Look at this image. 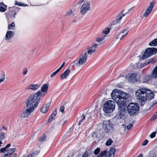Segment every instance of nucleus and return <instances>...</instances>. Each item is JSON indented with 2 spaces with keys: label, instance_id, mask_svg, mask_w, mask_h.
<instances>
[{
  "label": "nucleus",
  "instance_id": "f257e3e1",
  "mask_svg": "<svg viewBox=\"0 0 157 157\" xmlns=\"http://www.w3.org/2000/svg\"><path fill=\"white\" fill-rule=\"evenodd\" d=\"M112 99L118 106L120 110L118 112L119 115L122 117L124 115V110L126 107V100L128 98L127 94L122 91L113 90L111 93Z\"/></svg>",
  "mask_w": 157,
  "mask_h": 157
},
{
  "label": "nucleus",
  "instance_id": "f03ea898",
  "mask_svg": "<svg viewBox=\"0 0 157 157\" xmlns=\"http://www.w3.org/2000/svg\"><path fill=\"white\" fill-rule=\"evenodd\" d=\"M135 96L140 105H144L147 100H151L154 96V94L150 90L145 88L138 90L136 92Z\"/></svg>",
  "mask_w": 157,
  "mask_h": 157
},
{
  "label": "nucleus",
  "instance_id": "7ed1b4c3",
  "mask_svg": "<svg viewBox=\"0 0 157 157\" xmlns=\"http://www.w3.org/2000/svg\"><path fill=\"white\" fill-rule=\"evenodd\" d=\"M39 103L34 94H32L28 97L26 101V107L33 108L34 109L35 108L38 106Z\"/></svg>",
  "mask_w": 157,
  "mask_h": 157
},
{
  "label": "nucleus",
  "instance_id": "20e7f679",
  "mask_svg": "<svg viewBox=\"0 0 157 157\" xmlns=\"http://www.w3.org/2000/svg\"><path fill=\"white\" fill-rule=\"evenodd\" d=\"M115 103L111 100L106 101L103 106V110L105 113H110L112 112L115 108Z\"/></svg>",
  "mask_w": 157,
  "mask_h": 157
},
{
  "label": "nucleus",
  "instance_id": "39448f33",
  "mask_svg": "<svg viewBox=\"0 0 157 157\" xmlns=\"http://www.w3.org/2000/svg\"><path fill=\"white\" fill-rule=\"evenodd\" d=\"M127 108L128 113L130 116H132L137 113L139 110V107L136 103H131L128 105Z\"/></svg>",
  "mask_w": 157,
  "mask_h": 157
},
{
  "label": "nucleus",
  "instance_id": "423d86ee",
  "mask_svg": "<svg viewBox=\"0 0 157 157\" xmlns=\"http://www.w3.org/2000/svg\"><path fill=\"white\" fill-rule=\"evenodd\" d=\"M87 58V52H82L79 55L76 63V65L78 66H80L84 64L86 62Z\"/></svg>",
  "mask_w": 157,
  "mask_h": 157
},
{
  "label": "nucleus",
  "instance_id": "0eeeda50",
  "mask_svg": "<svg viewBox=\"0 0 157 157\" xmlns=\"http://www.w3.org/2000/svg\"><path fill=\"white\" fill-rule=\"evenodd\" d=\"M157 52V49L154 48H147L142 57V59H144L148 58L152 55L155 54Z\"/></svg>",
  "mask_w": 157,
  "mask_h": 157
},
{
  "label": "nucleus",
  "instance_id": "6e6552de",
  "mask_svg": "<svg viewBox=\"0 0 157 157\" xmlns=\"http://www.w3.org/2000/svg\"><path fill=\"white\" fill-rule=\"evenodd\" d=\"M90 3L87 1L85 2L80 8V14L82 15H84L88 11H90Z\"/></svg>",
  "mask_w": 157,
  "mask_h": 157
},
{
  "label": "nucleus",
  "instance_id": "1a4fd4ad",
  "mask_svg": "<svg viewBox=\"0 0 157 157\" xmlns=\"http://www.w3.org/2000/svg\"><path fill=\"white\" fill-rule=\"evenodd\" d=\"M157 77V67L156 66L154 69L151 75H146L145 76V82H147L152 78H156Z\"/></svg>",
  "mask_w": 157,
  "mask_h": 157
},
{
  "label": "nucleus",
  "instance_id": "9d476101",
  "mask_svg": "<svg viewBox=\"0 0 157 157\" xmlns=\"http://www.w3.org/2000/svg\"><path fill=\"white\" fill-rule=\"evenodd\" d=\"M34 110V109H33V108L26 107L25 109L21 114V117L25 118L29 117Z\"/></svg>",
  "mask_w": 157,
  "mask_h": 157
},
{
  "label": "nucleus",
  "instance_id": "9b49d317",
  "mask_svg": "<svg viewBox=\"0 0 157 157\" xmlns=\"http://www.w3.org/2000/svg\"><path fill=\"white\" fill-rule=\"evenodd\" d=\"M102 128L103 132L104 133L111 132L113 130V127L112 125L109 123L103 124Z\"/></svg>",
  "mask_w": 157,
  "mask_h": 157
},
{
  "label": "nucleus",
  "instance_id": "f8f14e48",
  "mask_svg": "<svg viewBox=\"0 0 157 157\" xmlns=\"http://www.w3.org/2000/svg\"><path fill=\"white\" fill-rule=\"evenodd\" d=\"M46 94V93L43 92V91L39 90L36 93L33 94L37 99L38 101H39L40 102V98L44 97Z\"/></svg>",
  "mask_w": 157,
  "mask_h": 157
},
{
  "label": "nucleus",
  "instance_id": "ddd939ff",
  "mask_svg": "<svg viewBox=\"0 0 157 157\" xmlns=\"http://www.w3.org/2000/svg\"><path fill=\"white\" fill-rule=\"evenodd\" d=\"M98 46V44L94 43L92 45L91 47H89L88 48L87 51L85 52H87V54L91 55L95 52Z\"/></svg>",
  "mask_w": 157,
  "mask_h": 157
},
{
  "label": "nucleus",
  "instance_id": "4468645a",
  "mask_svg": "<svg viewBox=\"0 0 157 157\" xmlns=\"http://www.w3.org/2000/svg\"><path fill=\"white\" fill-rule=\"evenodd\" d=\"M154 4L152 3H151L150 4V6L148 7L147 9L146 10L145 12L144 13V14L143 15V16L144 17H147L151 13V12L153 8L154 7Z\"/></svg>",
  "mask_w": 157,
  "mask_h": 157
},
{
  "label": "nucleus",
  "instance_id": "2eb2a0df",
  "mask_svg": "<svg viewBox=\"0 0 157 157\" xmlns=\"http://www.w3.org/2000/svg\"><path fill=\"white\" fill-rule=\"evenodd\" d=\"M129 80L132 82H136L138 81L139 78L137 77V74L135 73L130 74L129 75Z\"/></svg>",
  "mask_w": 157,
  "mask_h": 157
},
{
  "label": "nucleus",
  "instance_id": "dca6fc26",
  "mask_svg": "<svg viewBox=\"0 0 157 157\" xmlns=\"http://www.w3.org/2000/svg\"><path fill=\"white\" fill-rule=\"evenodd\" d=\"M14 35V32L10 31H8L5 36V40H10L13 37Z\"/></svg>",
  "mask_w": 157,
  "mask_h": 157
},
{
  "label": "nucleus",
  "instance_id": "f3484780",
  "mask_svg": "<svg viewBox=\"0 0 157 157\" xmlns=\"http://www.w3.org/2000/svg\"><path fill=\"white\" fill-rule=\"evenodd\" d=\"M70 73V70L69 69H66L64 72L60 75V78L61 80H63L67 78L68 76Z\"/></svg>",
  "mask_w": 157,
  "mask_h": 157
},
{
  "label": "nucleus",
  "instance_id": "a211bd4d",
  "mask_svg": "<svg viewBox=\"0 0 157 157\" xmlns=\"http://www.w3.org/2000/svg\"><path fill=\"white\" fill-rule=\"evenodd\" d=\"M50 104V102H48L46 105H43L40 109V111L43 113H46L48 110Z\"/></svg>",
  "mask_w": 157,
  "mask_h": 157
},
{
  "label": "nucleus",
  "instance_id": "6ab92c4d",
  "mask_svg": "<svg viewBox=\"0 0 157 157\" xmlns=\"http://www.w3.org/2000/svg\"><path fill=\"white\" fill-rule=\"evenodd\" d=\"M39 88V86L36 84H31L27 87L26 89H31L33 90H36Z\"/></svg>",
  "mask_w": 157,
  "mask_h": 157
},
{
  "label": "nucleus",
  "instance_id": "aec40b11",
  "mask_svg": "<svg viewBox=\"0 0 157 157\" xmlns=\"http://www.w3.org/2000/svg\"><path fill=\"white\" fill-rule=\"evenodd\" d=\"M128 29H126L123 31L119 33L117 36L116 39H118L119 38V36L121 35V37L120 38V39H121L124 36H125L127 33H128Z\"/></svg>",
  "mask_w": 157,
  "mask_h": 157
},
{
  "label": "nucleus",
  "instance_id": "412c9836",
  "mask_svg": "<svg viewBox=\"0 0 157 157\" xmlns=\"http://www.w3.org/2000/svg\"><path fill=\"white\" fill-rule=\"evenodd\" d=\"M15 150L16 149L15 148H8L6 149L4 152V153H6L9 156L15 152Z\"/></svg>",
  "mask_w": 157,
  "mask_h": 157
},
{
  "label": "nucleus",
  "instance_id": "4be33fe9",
  "mask_svg": "<svg viewBox=\"0 0 157 157\" xmlns=\"http://www.w3.org/2000/svg\"><path fill=\"white\" fill-rule=\"evenodd\" d=\"M156 61V59L155 58H151L147 60L146 62L144 63V66H146L150 63H155Z\"/></svg>",
  "mask_w": 157,
  "mask_h": 157
},
{
  "label": "nucleus",
  "instance_id": "5701e85b",
  "mask_svg": "<svg viewBox=\"0 0 157 157\" xmlns=\"http://www.w3.org/2000/svg\"><path fill=\"white\" fill-rule=\"evenodd\" d=\"M7 6L3 2H0V12H4L6 11Z\"/></svg>",
  "mask_w": 157,
  "mask_h": 157
},
{
  "label": "nucleus",
  "instance_id": "b1692460",
  "mask_svg": "<svg viewBox=\"0 0 157 157\" xmlns=\"http://www.w3.org/2000/svg\"><path fill=\"white\" fill-rule=\"evenodd\" d=\"M48 89V84H44L41 86V90L43 91V92H45L46 93Z\"/></svg>",
  "mask_w": 157,
  "mask_h": 157
},
{
  "label": "nucleus",
  "instance_id": "393cba45",
  "mask_svg": "<svg viewBox=\"0 0 157 157\" xmlns=\"http://www.w3.org/2000/svg\"><path fill=\"white\" fill-rule=\"evenodd\" d=\"M116 149L114 147L111 148L109 151L108 152L107 151V153L111 155V156H113V157L115 151Z\"/></svg>",
  "mask_w": 157,
  "mask_h": 157
},
{
  "label": "nucleus",
  "instance_id": "a878e982",
  "mask_svg": "<svg viewBox=\"0 0 157 157\" xmlns=\"http://www.w3.org/2000/svg\"><path fill=\"white\" fill-rule=\"evenodd\" d=\"M56 114L57 111L56 110H55L52 112V113L51 114L50 117L49 119V121H51L52 120L54 119Z\"/></svg>",
  "mask_w": 157,
  "mask_h": 157
},
{
  "label": "nucleus",
  "instance_id": "bb28decb",
  "mask_svg": "<svg viewBox=\"0 0 157 157\" xmlns=\"http://www.w3.org/2000/svg\"><path fill=\"white\" fill-rule=\"evenodd\" d=\"M6 133L2 132H0V140H4L6 136Z\"/></svg>",
  "mask_w": 157,
  "mask_h": 157
},
{
  "label": "nucleus",
  "instance_id": "cd10ccee",
  "mask_svg": "<svg viewBox=\"0 0 157 157\" xmlns=\"http://www.w3.org/2000/svg\"><path fill=\"white\" fill-rule=\"evenodd\" d=\"M121 13H120L117 17L116 19V23H118L120 22V21L122 19L123 17H124L125 15L124 14L121 15Z\"/></svg>",
  "mask_w": 157,
  "mask_h": 157
},
{
  "label": "nucleus",
  "instance_id": "c85d7f7f",
  "mask_svg": "<svg viewBox=\"0 0 157 157\" xmlns=\"http://www.w3.org/2000/svg\"><path fill=\"white\" fill-rule=\"evenodd\" d=\"M107 151L105 150L103 151H101L99 154L97 155V157H103L104 156H105V155L107 153Z\"/></svg>",
  "mask_w": 157,
  "mask_h": 157
},
{
  "label": "nucleus",
  "instance_id": "c756f323",
  "mask_svg": "<svg viewBox=\"0 0 157 157\" xmlns=\"http://www.w3.org/2000/svg\"><path fill=\"white\" fill-rule=\"evenodd\" d=\"M149 45L150 46H155L157 45V38L155 39L153 41L149 43Z\"/></svg>",
  "mask_w": 157,
  "mask_h": 157
},
{
  "label": "nucleus",
  "instance_id": "7c9ffc66",
  "mask_svg": "<svg viewBox=\"0 0 157 157\" xmlns=\"http://www.w3.org/2000/svg\"><path fill=\"white\" fill-rule=\"evenodd\" d=\"M11 146L10 144H9L6 145L4 147H2L0 149V151L1 153L3 152L6 149H8V148L10 147Z\"/></svg>",
  "mask_w": 157,
  "mask_h": 157
},
{
  "label": "nucleus",
  "instance_id": "2f4dec72",
  "mask_svg": "<svg viewBox=\"0 0 157 157\" xmlns=\"http://www.w3.org/2000/svg\"><path fill=\"white\" fill-rule=\"evenodd\" d=\"M15 24L14 22L10 24L9 25L8 27V29H14V28L15 27Z\"/></svg>",
  "mask_w": 157,
  "mask_h": 157
},
{
  "label": "nucleus",
  "instance_id": "473e14b6",
  "mask_svg": "<svg viewBox=\"0 0 157 157\" xmlns=\"http://www.w3.org/2000/svg\"><path fill=\"white\" fill-rule=\"evenodd\" d=\"M46 139V136L45 134H43L39 138V140L41 142H43Z\"/></svg>",
  "mask_w": 157,
  "mask_h": 157
},
{
  "label": "nucleus",
  "instance_id": "72a5a7b5",
  "mask_svg": "<svg viewBox=\"0 0 157 157\" xmlns=\"http://www.w3.org/2000/svg\"><path fill=\"white\" fill-rule=\"evenodd\" d=\"M113 141L110 138H109L107 140L105 143V145L106 146H109L112 143Z\"/></svg>",
  "mask_w": 157,
  "mask_h": 157
},
{
  "label": "nucleus",
  "instance_id": "f704fd0d",
  "mask_svg": "<svg viewBox=\"0 0 157 157\" xmlns=\"http://www.w3.org/2000/svg\"><path fill=\"white\" fill-rule=\"evenodd\" d=\"M15 5H17L19 6H28L26 4H24L18 2L17 1H15Z\"/></svg>",
  "mask_w": 157,
  "mask_h": 157
},
{
  "label": "nucleus",
  "instance_id": "c9c22d12",
  "mask_svg": "<svg viewBox=\"0 0 157 157\" xmlns=\"http://www.w3.org/2000/svg\"><path fill=\"white\" fill-rule=\"evenodd\" d=\"M39 153L38 151H36L34 152H33L32 153H30L26 157H33V156L35 155H37Z\"/></svg>",
  "mask_w": 157,
  "mask_h": 157
},
{
  "label": "nucleus",
  "instance_id": "e433bc0d",
  "mask_svg": "<svg viewBox=\"0 0 157 157\" xmlns=\"http://www.w3.org/2000/svg\"><path fill=\"white\" fill-rule=\"evenodd\" d=\"M82 118L79 121L78 125H80L81 124L83 121L85 119V116L83 114L82 115Z\"/></svg>",
  "mask_w": 157,
  "mask_h": 157
},
{
  "label": "nucleus",
  "instance_id": "4c0bfd02",
  "mask_svg": "<svg viewBox=\"0 0 157 157\" xmlns=\"http://www.w3.org/2000/svg\"><path fill=\"white\" fill-rule=\"evenodd\" d=\"M110 30L109 28H105L102 31V33L105 34V35L108 34Z\"/></svg>",
  "mask_w": 157,
  "mask_h": 157
},
{
  "label": "nucleus",
  "instance_id": "58836bf2",
  "mask_svg": "<svg viewBox=\"0 0 157 157\" xmlns=\"http://www.w3.org/2000/svg\"><path fill=\"white\" fill-rule=\"evenodd\" d=\"M59 71L58 69H57L56 71L55 72H53L51 75L50 77L51 78H53Z\"/></svg>",
  "mask_w": 157,
  "mask_h": 157
},
{
  "label": "nucleus",
  "instance_id": "ea45409f",
  "mask_svg": "<svg viewBox=\"0 0 157 157\" xmlns=\"http://www.w3.org/2000/svg\"><path fill=\"white\" fill-rule=\"evenodd\" d=\"M100 151V149L99 148H97L94 151V154L95 155H98Z\"/></svg>",
  "mask_w": 157,
  "mask_h": 157
},
{
  "label": "nucleus",
  "instance_id": "a19ab883",
  "mask_svg": "<svg viewBox=\"0 0 157 157\" xmlns=\"http://www.w3.org/2000/svg\"><path fill=\"white\" fill-rule=\"evenodd\" d=\"M65 109V107L64 105L61 106L60 108L59 111L62 113H64V110Z\"/></svg>",
  "mask_w": 157,
  "mask_h": 157
},
{
  "label": "nucleus",
  "instance_id": "79ce46f5",
  "mask_svg": "<svg viewBox=\"0 0 157 157\" xmlns=\"http://www.w3.org/2000/svg\"><path fill=\"white\" fill-rule=\"evenodd\" d=\"M156 132L155 131L152 132L150 135V137L151 138H153L155 137V136L156 134Z\"/></svg>",
  "mask_w": 157,
  "mask_h": 157
},
{
  "label": "nucleus",
  "instance_id": "37998d69",
  "mask_svg": "<svg viewBox=\"0 0 157 157\" xmlns=\"http://www.w3.org/2000/svg\"><path fill=\"white\" fill-rule=\"evenodd\" d=\"M73 13V12L72 10L71 9L67 12V13L65 15L66 16H68L72 14Z\"/></svg>",
  "mask_w": 157,
  "mask_h": 157
},
{
  "label": "nucleus",
  "instance_id": "c03bdc74",
  "mask_svg": "<svg viewBox=\"0 0 157 157\" xmlns=\"http://www.w3.org/2000/svg\"><path fill=\"white\" fill-rule=\"evenodd\" d=\"M104 39V37L101 36L100 37H98L96 39V40L98 42H101Z\"/></svg>",
  "mask_w": 157,
  "mask_h": 157
},
{
  "label": "nucleus",
  "instance_id": "a18cd8bd",
  "mask_svg": "<svg viewBox=\"0 0 157 157\" xmlns=\"http://www.w3.org/2000/svg\"><path fill=\"white\" fill-rule=\"evenodd\" d=\"M157 118V112L155 114H154L151 117V120H155Z\"/></svg>",
  "mask_w": 157,
  "mask_h": 157
},
{
  "label": "nucleus",
  "instance_id": "49530a36",
  "mask_svg": "<svg viewBox=\"0 0 157 157\" xmlns=\"http://www.w3.org/2000/svg\"><path fill=\"white\" fill-rule=\"evenodd\" d=\"M27 71H28L27 69L26 68H25L23 70V71L22 72V74L23 75H26L27 74Z\"/></svg>",
  "mask_w": 157,
  "mask_h": 157
},
{
  "label": "nucleus",
  "instance_id": "de8ad7c7",
  "mask_svg": "<svg viewBox=\"0 0 157 157\" xmlns=\"http://www.w3.org/2000/svg\"><path fill=\"white\" fill-rule=\"evenodd\" d=\"M5 80V75H3L2 77L0 78V83L3 82Z\"/></svg>",
  "mask_w": 157,
  "mask_h": 157
},
{
  "label": "nucleus",
  "instance_id": "09e8293b",
  "mask_svg": "<svg viewBox=\"0 0 157 157\" xmlns=\"http://www.w3.org/2000/svg\"><path fill=\"white\" fill-rule=\"evenodd\" d=\"M148 141L147 140H144V142H143L142 143V144L143 146H145L148 143Z\"/></svg>",
  "mask_w": 157,
  "mask_h": 157
},
{
  "label": "nucleus",
  "instance_id": "8fccbe9b",
  "mask_svg": "<svg viewBox=\"0 0 157 157\" xmlns=\"http://www.w3.org/2000/svg\"><path fill=\"white\" fill-rule=\"evenodd\" d=\"M82 157H88V153L87 151H86L82 155Z\"/></svg>",
  "mask_w": 157,
  "mask_h": 157
},
{
  "label": "nucleus",
  "instance_id": "3c124183",
  "mask_svg": "<svg viewBox=\"0 0 157 157\" xmlns=\"http://www.w3.org/2000/svg\"><path fill=\"white\" fill-rule=\"evenodd\" d=\"M132 127V124L129 123V124L127 126V128L128 129H130Z\"/></svg>",
  "mask_w": 157,
  "mask_h": 157
},
{
  "label": "nucleus",
  "instance_id": "603ef678",
  "mask_svg": "<svg viewBox=\"0 0 157 157\" xmlns=\"http://www.w3.org/2000/svg\"><path fill=\"white\" fill-rule=\"evenodd\" d=\"M65 64V62H64L63 63L62 65L58 69L59 71H60V70L61 69V68L64 66Z\"/></svg>",
  "mask_w": 157,
  "mask_h": 157
},
{
  "label": "nucleus",
  "instance_id": "864d4df0",
  "mask_svg": "<svg viewBox=\"0 0 157 157\" xmlns=\"http://www.w3.org/2000/svg\"><path fill=\"white\" fill-rule=\"evenodd\" d=\"M84 1V0H80L78 2L77 4H80L82 3Z\"/></svg>",
  "mask_w": 157,
  "mask_h": 157
},
{
  "label": "nucleus",
  "instance_id": "5fc2aeb1",
  "mask_svg": "<svg viewBox=\"0 0 157 157\" xmlns=\"http://www.w3.org/2000/svg\"><path fill=\"white\" fill-rule=\"evenodd\" d=\"M105 157H113L111 155L108 154L107 153L105 155Z\"/></svg>",
  "mask_w": 157,
  "mask_h": 157
},
{
  "label": "nucleus",
  "instance_id": "6e6d98bb",
  "mask_svg": "<svg viewBox=\"0 0 157 157\" xmlns=\"http://www.w3.org/2000/svg\"><path fill=\"white\" fill-rule=\"evenodd\" d=\"M11 157H17V153H14L13 154L12 156H11Z\"/></svg>",
  "mask_w": 157,
  "mask_h": 157
},
{
  "label": "nucleus",
  "instance_id": "4d7b16f0",
  "mask_svg": "<svg viewBox=\"0 0 157 157\" xmlns=\"http://www.w3.org/2000/svg\"><path fill=\"white\" fill-rule=\"evenodd\" d=\"M134 8V7H131V8L129 9L128 10V12H129V11H130L131 10H133Z\"/></svg>",
  "mask_w": 157,
  "mask_h": 157
},
{
  "label": "nucleus",
  "instance_id": "13d9d810",
  "mask_svg": "<svg viewBox=\"0 0 157 157\" xmlns=\"http://www.w3.org/2000/svg\"><path fill=\"white\" fill-rule=\"evenodd\" d=\"M2 157H8V156L6 153H4V155Z\"/></svg>",
  "mask_w": 157,
  "mask_h": 157
},
{
  "label": "nucleus",
  "instance_id": "bf43d9fd",
  "mask_svg": "<svg viewBox=\"0 0 157 157\" xmlns=\"http://www.w3.org/2000/svg\"><path fill=\"white\" fill-rule=\"evenodd\" d=\"M137 157H143V154H140Z\"/></svg>",
  "mask_w": 157,
  "mask_h": 157
},
{
  "label": "nucleus",
  "instance_id": "052dcab7",
  "mask_svg": "<svg viewBox=\"0 0 157 157\" xmlns=\"http://www.w3.org/2000/svg\"><path fill=\"white\" fill-rule=\"evenodd\" d=\"M17 14V13L16 12L13 15V18H15V16H16V15Z\"/></svg>",
  "mask_w": 157,
  "mask_h": 157
},
{
  "label": "nucleus",
  "instance_id": "680f3d73",
  "mask_svg": "<svg viewBox=\"0 0 157 157\" xmlns=\"http://www.w3.org/2000/svg\"><path fill=\"white\" fill-rule=\"evenodd\" d=\"M2 129H5V130H6V127H5L4 126H2Z\"/></svg>",
  "mask_w": 157,
  "mask_h": 157
},
{
  "label": "nucleus",
  "instance_id": "e2e57ef3",
  "mask_svg": "<svg viewBox=\"0 0 157 157\" xmlns=\"http://www.w3.org/2000/svg\"><path fill=\"white\" fill-rule=\"evenodd\" d=\"M1 141L2 140H0V147H1V145L2 144V142Z\"/></svg>",
  "mask_w": 157,
  "mask_h": 157
},
{
  "label": "nucleus",
  "instance_id": "0e129e2a",
  "mask_svg": "<svg viewBox=\"0 0 157 157\" xmlns=\"http://www.w3.org/2000/svg\"><path fill=\"white\" fill-rule=\"evenodd\" d=\"M156 155L155 154H153L151 157H156Z\"/></svg>",
  "mask_w": 157,
  "mask_h": 157
},
{
  "label": "nucleus",
  "instance_id": "69168bd1",
  "mask_svg": "<svg viewBox=\"0 0 157 157\" xmlns=\"http://www.w3.org/2000/svg\"><path fill=\"white\" fill-rule=\"evenodd\" d=\"M76 20H75H75H73V21H72V22L73 23L75 22H76Z\"/></svg>",
  "mask_w": 157,
  "mask_h": 157
},
{
  "label": "nucleus",
  "instance_id": "338daca9",
  "mask_svg": "<svg viewBox=\"0 0 157 157\" xmlns=\"http://www.w3.org/2000/svg\"><path fill=\"white\" fill-rule=\"evenodd\" d=\"M13 7V8H16V7Z\"/></svg>",
  "mask_w": 157,
  "mask_h": 157
},
{
  "label": "nucleus",
  "instance_id": "774afa93",
  "mask_svg": "<svg viewBox=\"0 0 157 157\" xmlns=\"http://www.w3.org/2000/svg\"><path fill=\"white\" fill-rule=\"evenodd\" d=\"M10 157H11V156H10Z\"/></svg>",
  "mask_w": 157,
  "mask_h": 157
}]
</instances>
